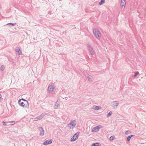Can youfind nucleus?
Returning <instances> with one entry per match:
<instances>
[{
  "label": "nucleus",
  "mask_w": 146,
  "mask_h": 146,
  "mask_svg": "<svg viewBox=\"0 0 146 146\" xmlns=\"http://www.w3.org/2000/svg\"><path fill=\"white\" fill-rule=\"evenodd\" d=\"M114 137L115 136H111L109 138L110 140V141H113L114 139Z\"/></svg>",
  "instance_id": "23"
},
{
  "label": "nucleus",
  "mask_w": 146,
  "mask_h": 146,
  "mask_svg": "<svg viewBox=\"0 0 146 146\" xmlns=\"http://www.w3.org/2000/svg\"><path fill=\"white\" fill-rule=\"evenodd\" d=\"M2 123H3V125H5V126H7V125H7L6 122H5L4 121H3V122H2Z\"/></svg>",
  "instance_id": "30"
},
{
  "label": "nucleus",
  "mask_w": 146,
  "mask_h": 146,
  "mask_svg": "<svg viewBox=\"0 0 146 146\" xmlns=\"http://www.w3.org/2000/svg\"><path fill=\"white\" fill-rule=\"evenodd\" d=\"M130 136H131V137H133L135 136V135H130Z\"/></svg>",
  "instance_id": "32"
},
{
  "label": "nucleus",
  "mask_w": 146,
  "mask_h": 146,
  "mask_svg": "<svg viewBox=\"0 0 146 146\" xmlns=\"http://www.w3.org/2000/svg\"><path fill=\"white\" fill-rule=\"evenodd\" d=\"M131 133V131L130 130H127L125 132V134L126 135H128Z\"/></svg>",
  "instance_id": "22"
},
{
  "label": "nucleus",
  "mask_w": 146,
  "mask_h": 146,
  "mask_svg": "<svg viewBox=\"0 0 146 146\" xmlns=\"http://www.w3.org/2000/svg\"><path fill=\"white\" fill-rule=\"evenodd\" d=\"M101 1L99 3V5H102L105 2V0H100Z\"/></svg>",
  "instance_id": "17"
},
{
  "label": "nucleus",
  "mask_w": 146,
  "mask_h": 146,
  "mask_svg": "<svg viewBox=\"0 0 146 146\" xmlns=\"http://www.w3.org/2000/svg\"><path fill=\"white\" fill-rule=\"evenodd\" d=\"M24 104H25V106H26V103H25Z\"/></svg>",
  "instance_id": "36"
},
{
  "label": "nucleus",
  "mask_w": 146,
  "mask_h": 146,
  "mask_svg": "<svg viewBox=\"0 0 146 146\" xmlns=\"http://www.w3.org/2000/svg\"><path fill=\"white\" fill-rule=\"evenodd\" d=\"M38 129L40 132L39 135L41 136H42L44 134V131L43 128L42 127H40L38 128Z\"/></svg>",
  "instance_id": "4"
},
{
  "label": "nucleus",
  "mask_w": 146,
  "mask_h": 146,
  "mask_svg": "<svg viewBox=\"0 0 146 146\" xmlns=\"http://www.w3.org/2000/svg\"><path fill=\"white\" fill-rule=\"evenodd\" d=\"M16 24V23H8L7 24L5 25H6V26L8 25L10 27H11L12 26H14Z\"/></svg>",
  "instance_id": "14"
},
{
  "label": "nucleus",
  "mask_w": 146,
  "mask_h": 146,
  "mask_svg": "<svg viewBox=\"0 0 146 146\" xmlns=\"http://www.w3.org/2000/svg\"><path fill=\"white\" fill-rule=\"evenodd\" d=\"M76 124V122L75 120H73L70 123L68 124V127H69L70 129L71 128V125L72 126V128H74Z\"/></svg>",
  "instance_id": "2"
},
{
  "label": "nucleus",
  "mask_w": 146,
  "mask_h": 146,
  "mask_svg": "<svg viewBox=\"0 0 146 146\" xmlns=\"http://www.w3.org/2000/svg\"><path fill=\"white\" fill-rule=\"evenodd\" d=\"M11 123V124H10L11 125H13L15 124V121H11L10 122Z\"/></svg>",
  "instance_id": "29"
},
{
  "label": "nucleus",
  "mask_w": 146,
  "mask_h": 146,
  "mask_svg": "<svg viewBox=\"0 0 146 146\" xmlns=\"http://www.w3.org/2000/svg\"><path fill=\"white\" fill-rule=\"evenodd\" d=\"M112 112L111 111H110L109 113H108L107 115V117H109L112 114Z\"/></svg>",
  "instance_id": "21"
},
{
  "label": "nucleus",
  "mask_w": 146,
  "mask_h": 146,
  "mask_svg": "<svg viewBox=\"0 0 146 146\" xmlns=\"http://www.w3.org/2000/svg\"><path fill=\"white\" fill-rule=\"evenodd\" d=\"M87 47L89 51L90 52V53L92 54L93 55L94 53V52L93 48L92 47V46L89 44H87Z\"/></svg>",
  "instance_id": "3"
},
{
  "label": "nucleus",
  "mask_w": 146,
  "mask_h": 146,
  "mask_svg": "<svg viewBox=\"0 0 146 146\" xmlns=\"http://www.w3.org/2000/svg\"><path fill=\"white\" fill-rule=\"evenodd\" d=\"M15 51L19 54H21V53H22L20 48L18 47H17L15 49Z\"/></svg>",
  "instance_id": "11"
},
{
  "label": "nucleus",
  "mask_w": 146,
  "mask_h": 146,
  "mask_svg": "<svg viewBox=\"0 0 146 146\" xmlns=\"http://www.w3.org/2000/svg\"><path fill=\"white\" fill-rule=\"evenodd\" d=\"M1 98V94H0V99Z\"/></svg>",
  "instance_id": "33"
},
{
  "label": "nucleus",
  "mask_w": 146,
  "mask_h": 146,
  "mask_svg": "<svg viewBox=\"0 0 146 146\" xmlns=\"http://www.w3.org/2000/svg\"><path fill=\"white\" fill-rule=\"evenodd\" d=\"M18 103L19 105L23 107H25V104H24L23 102H21V100H19Z\"/></svg>",
  "instance_id": "7"
},
{
  "label": "nucleus",
  "mask_w": 146,
  "mask_h": 146,
  "mask_svg": "<svg viewBox=\"0 0 146 146\" xmlns=\"http://www.w3.org/2000/svg\"><path fill=\"white\" fill-rule=\"evenodd\" d=\"M92 144L94 146H100L101 145L100 143L98 142L93 143Z\"/></svg>",
  "instance_id": "16"
},
{
  "label": "nucleus",
  "mask_w": 146,
  "mask_h": 146,
  "mask_svg": "<svg viewBox=\"0 0 146 146\" xmlns=\"http://www.w3.org/2000/svg\"><path fill=\"white\" fill-rule=\"evenodd\" d=\"M98 131V130L97 127H95L93 128L92 130V132H97Z\"/></svg>",
  "instance_id": "19"
},
{
  "label": "nucleus",
  "mask_w": 146,
  "mask_h": 146,
  "mask_svg": "<svg viewBox=\"0 0 146 146\" xmlns=\"http://www.w3.org/2000/svg\"><path fill=\"white\" fill-rule=\"evenodd\" d=\"M102 126L100 125H98L96 126V127H97L98 130V131L99 130V129L101 128L102 127Z\"/></svg>",
  "instance_id": "28"
},
{
  "label": "nucleus",
  "mask_w": 146,
  "mask_h": 146,
  "mask_svg": "<svg viewBox=\"0 0 146 146\" xmlns=\"http://www.w3.org/2000/svg\"><path fill=\"white\" fill-rule=\"evenodd\" d=\"M87 79L88 81H90V82L92 81V79L91 78H90V77L88 76L87 77Z\"/></svg>",
  "instance_id": "27"
},
{
  "label": "nucleus",
  "mask_w": 146,
  "mask_h": 146,
  "mask_svg": "<svg viewBox=\"0 0 146 146\" xmlns=\"http://www.w3.org/2000/svg\"><path fill=\"white\" fill-rule=\"evenodd\" d=\"M20 100H21V101L22 100H23L25 102V103H26V104H27L26 106H25L26 108L27 107H29V105L28 102L27 100H25V99L23 98H22V99H21Z\"/></svg>",
  "instance_id": "12"
},
{
  "label": "nucleus",
  "mask_w": 146,
  "mask_h": 146,
  "mask_svg": "<svg viewBox=\"0 0 146 146\" xmlns=\"http://www.w3.org/2000/svg\"><path fill=\"white\" fill-rule=\"evenodd\" d=\"M74 137L75 136H74L73 135V136L70 139V141H74L76 139V138H74Z\"/></svg>",
  "instance_id": "20"
},
{
  "label": "nucleus",
  "mask_w": 146,
  "mask_h": 146,
  "mask_svg": "<svg viewBox=\"0 0 146 146\" xmlns=\"http://www.w3.org/2000/svg\"><path fill=\"white\" fill-rule=\"evenodd\" d=\"M101 107L100 106H95V108H94V110H98L100 109H101Z\"/></svg>",
  "instance_id": "15"
},
{
  "label": "nucleus",
  "mask_w": 146,
  "mask_h": 146,
  "mask_svg": "<svg viewBox=\"0 0 146 146\" xmlns=\"http://www.w3.org/2000/svg\"><path fill=\"white\" fill-rule=\"evenodd\" d=\"M10 62H11V63L13 65H15V62L14 61L10 60Z\"/></svg>",
  "instance_id": "31"
},
{
  "label": "nucleus",
  "mask_w": 146,
  "mask_h": 146,
  "mask_svg": "<svg viewBox=\"0 0 146 146\" xmlns=\"http://www.w3.org/2000/svg\"><path fill=\"white\" fill-rule=\"evenodd\" d=\"M93 33L95 36L98 39L100 38L101 34L98 29L94 28L93 29Z\"/></svg>",
  "instance_id": "1"
},
{
  "label": "nucleus",
  "mask_w": 146,
  "mask_h": 146,
  "mask_svg": "<svg viewBox=\"0 0 146 146\" xmlns=\"http://www.w3.org/2000/svg\"><path fill=\"white\" fill-rule=\"evenodd\" d=\"M35 121H36V119H37L36 117L35 118Z\"/></svg>",
  "instance_id": "34"
},
{
  "label": "nucleus",
  "mask_w": 146,
  "mask_h": 146,
  "mask_svg": "<svg viewBox=\"0 0 146 146\" xmlns=\"http://www.w3.org/2000/svg\"><path fill=\"white\" fill-rule=\"evenodd\" d=\"M79 133V132H77L76 133H75L74 135V136H75L76 138V139H78V135Z\"/></svg>",
  "instance_id": "18"
},
{
  "label": "nucleus",
  "mask_w": 146,
  "mask_h": 146,
  "mask_svg": "<svg viewBox=\"0 0 146 146\" xmlns=\"http://www.w3.org/2000/svg\"><path fill=\"white\" fill-rule=\"evenodd\" d=\"M139 73L138 72H136L134 74V75L133 76V77H136L137 75L139 74Z\"/></svg>",
  "instance_id": "24"
},
{
  "label": "nucleus",
  "mask_w": 146,
  "mask_h": 146,
  "mask_svg": "<svg viewBox=\"0 0 146 146\" xmlns=\"http://www.w3.org/2000/svg\"><path fill=\"white\" fill-rule=\"evenodd\" d=\"M91 146H94V145L92 144Z\"/></svg>",
  "instance_id": "35"
},
{
  "label": "nucleus",
  "mask_w": 146,
  "mask_h": 146,
  "mask_svg": "<svg viewBox=\"0 0 146 146\" xmlns=\"http://www.w3.org/2000/svg\"><path fill=\"white\" fill-rule=\"evenodd\" d=\"M5 69L4 66L3 65H2L0 67V70L2 71H3Z\"/></svg>",
  "instance_id": "25"
},
{
  "label": "nucleus",
  "mask_w": 146,
  "mask_h": 146,
  "mask_svg": "<svg viewBox=\"0 0 146 146\" xmlns=\"http://www.w3.org/2000/svg\"><path fill=\"white\" fill-rule=\"evenodd\" d=\"M52 143V141L51 139H48L45 141L43 143L44 145H47Z\"/></svg>",
  "instance_id": "5"
},
{
  "label": "nucleus",
  "mask_w": 146,
  "mask_h": 146,
  "mask_svg": "<svg viewBox=\"0 0 146 146\" xmlns=\"http://www.w3.org/2000/svg\"><path fill=\"white\" fill-rule=\"evenodd\" d=\"M126 2V0H121L120 4L121 9L125 7Z\"/></svg>",
  "instance_id": "6"
},
{
  "label": "nucleus",
  "mask_w": 146,
  "mask_h": 146,
  "mask_svg": "<svg viewBox=\"0 0 146 146\" xmlns=\"http://www.w3.org/2000/svg\"><path fill=\"white\" fill-rule=\"evenodd\" d=\"M113 108L114 109H115L118 106L119 103L117 101H114L113 102Z\"/></svg>",
  "instance_id": "9"
},
{
  "label": "nucleus",
  "mask_w": 146,
  "mask_h": 146,
  "mask_svg": "<svg viewBox=\"0 0 146 146\" xmlns=\"http://www.w3.org/2000/svg\"><path fill=\"white\" fill-rule=\"evenodd\" d=\"M60 103L59 102H58L57 101L55 105L54 106V108L55 109H57L58 108V107L60 106Z\"/></svg>",
  "instance_id": "10"
},
{
  "label": "nucleus",
  "mask_w": 146,
  "mask_h": 146,
  "mask_svg": "<svg viewBox=\"0 0 146 146\" xmlns=\"http://www.w3.org/2000/svg\"><path fill=\"white\" fill-rule=\"evenodd\" d=\"M54 88V86H49L48 88V90L49 92H52Z\"/></svg>",
  "instance_id": "8"
},
{
  "label": "nucleus",
  "mask_w": 146,
  "mask_h": 146,
  "mask_svg": "<svg viewBox=\"0 0 146 146\" xmlns=\"http://www.w3.org/2000/svg\"><path fill=\"white\" fill-rule=\"evenodd\" d=\"M44 114L43 113L42 114L40 115L39 116L37 117V120H40L42 119L44 116Z\"/></svg>",
  "instance_id": "13"
},
{
  "label": "nucleus",
  "mask_w": 146,
  "mask_h": 146,
  "mask_svg": "<svg viewBox=\"0 0 146 146\" xmlns=\"http://www.w3.org/2000/svg\"><path fill=\"white\" fill-rule=\"evenodd\" d=\"M131 137L130 136H128L127 137V140L128 142H129L130 140Z\"/></svg>",
  "instance_id": "26"
}]
</instances>
